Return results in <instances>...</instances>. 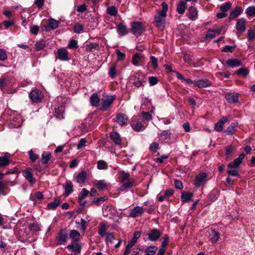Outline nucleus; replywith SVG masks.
Instances as JSON below:
<instances>
[{
  "mask_svg": "<svg viewBox=\"0 0 255 255\" xmlns=\"http://www.w3.org/2000/svg\"><path fill=\"white\" fill-rule=\"evenodd\" d=\"M162 9L158 11V14L154 17L156 26L160 30H163L165 27V17L167 15L168 5L165 2L161 4Z\"/></svg>",
  "mask_w": 255,
  "mask_h": 255,
  "instance_id": "1",
  "label": "nucleus"
},
{
  "mask_svg": "<svg viewBox=\"0 0 255 255\" xmlns=\"http://www.w3.org/2000/svg\"><path fill=\"white\" fill-rule=\"evenodd\" d=\"M131 80L135 87L139 88L144 86L146 82V77L144 74L138 71L132 76Z\"/></svg>",
  "mask_w": 255,
  "mask_h": 255,
  "instance_id": "2",
  "label": "nucleus"
},
{
  "mask_svg": "<svg viewBox=\"0 0 255 255\" xmlns=\"http://www.w3.org/2000/svg\"><path fill=\"white\" fill-rule=\"evenodd\" d=\"M116 100V96H107L101 100L100 110L103 111H107L112 106V104Z\"/></svg>",
  "mask_w": 255,
  "mask_h": 255,
  "instance_id": "3",
  "label": "nucleus"
},
{
  "mask_svg": "<svg viewBox=\"0 0 255 255\" xmlns=\"http://www.w3.org/2000/svg\"><path fill=\"white\" fill-rule=\"evenodd\" d=\"M207 181V174L205 172H201L197 175L194 181V185L198 188L205 184Z\"/></svg>",
  "mask_w": 255,
  "mask_h": 255,
  "instance_id": "4",
  "label": "nucleus"
},
{
  "mask_svg": "<svg viewBox=\"0 0 255 255\" xmlns=\"http://www.w3.org/2000/svg\"><path fill=\"white\" fill-rule=\"evenodd\" d=\"M144 30L142 24L140 22H133L131 25V31L132 33L136 36H139Z\"/></svg>",
  "mask_w": 255,
  "mask_h": 255,
  "instance_id": "5",
  "label": "nucleus"
},
{
  "mask_svg": "<svg viewBox=\"0 0 255 255\" xmlns=\"http://www.w3.org/2000/svg\"><path fill=\"white\" fill-rule=\"evenodd\" d=\"M22 175L30 185H33L35 184V179L33 177V171L31 168L29 167L23 170Z\"/></svg>",
  "mask_w": 255,
  "mask_h": 255,
  "instance_id": "6",
  "label": "nucleus"
},
{
  "mask_svg": "<svg viewBox=\"0 0 255 255\" xmlns=\"http://www.w3.org/2000/svg\"><path fill=\"white\" fill-rule=\"evenodd\" d=\"M68 234L64 230H61L58 233L56 237L57 244L59 245H65L68 240Z\"/></svg>",
  "mask_w": 255,
  "mask_h": 255,
  "instance_id": "7",
  "label": "nucleus"
},
{
  "mask_svg": "<svg viewBox=\"0 0 255 255\" xmlns=\"http://www.w3.org/2000/svg\"><path fill=\"white\" fill-rule=\"evenodd\" d=\"M29 97L32 102L37 103L41 101L43 98V94L40 90L35 89L30 93Z\"/></svg>",
  "mask_w": 255,
  "mask_h": 255,
  "instance_id": "8",
  "label": "nucleus"
},
{
  "mask_svg": "<svg viewBox=\"0 0 255 255\" xmlns=\"http://www.w3.org/2000/svg\"><path fill=\"white\" fill-rule=\"evenodd\" d=\"M145 209L142 206H137L130 210L129 217L133 218L140 217L144 212Z\"/></svg>",
  "mask_w": 255,
  "mask_h": 255,
  "instance_id": "9",
  "label": "nucleus"
},
{
  "mask_svg": "<svg viewBox=\"0 0 255 255\" xmlns=\"http://www.w3.org/2000/svg\"><path fill=\"white\" fill-rule=\"evenodd\" d=\"M245 154L244 153H241L238 158H235L234 161L227 165L229 168L237 169L240 165L242 163L243 159L245 158Z\"/></svg>",
  "mask_w": 255,
  "mask_h": 255,
  "instance_id": "10",
  "label": "nucleus"
},
{
  "mask_svg": "<svg viewBox=\"0 0 255 255\" xmlns=\"http://www.w3.org/2000/svg\"><path fill=\"white\" fill-rule=\"evenodd\" d=\"M69 52L65 48H61L57 51L56 58L61 61H67L69 59Z\"/></svg>",
  "mask_w": 255,
  "mask_h": 255,
  "instance_id": "11",
  "label": "nucleus"
},
{
  "mask_svg": "<svg viewBox=\"0 0 255 255\" xmlns=\"http://www.w3.org/2000/svg\"><path fill=\"white\" fill-rule=\"evenodd\" d=\"M147 125L144 124L141 118H138L136 121H134L132 124V128L136 131H139L144 129Z\"/></svg>",
  "mask_w": 255,
  "mask_h": 255,
  "instance_id": "12",
  "label": "nucleus"
},
{
  "mask_svg": "<svg viewBox=\"0 0 255 255\" xmlns=\"http://www.w3.org/2000/svg\"><path fill=\"white\" fill-rule=\"evenodd\" d=\"M128 120V117L124 113H118L116 115L115 121L120 126L126 125Z\"/></svg>",
  "mask_w": 255,
  "mask_h": 255,
  "instance_id": "13",
  "label": "nucleus"
},
{
  "mask_svg": "<svg viewBox=\"0 0 255 255\" xmlns=\"http://www.w3.org/2000/svg\"><path fill=\"white\" fill-rule=\"evenodd\" d=\"M70 252H73L75 255H79L81 250V245L77 242L69 245L67 247Z\"/></svg>",
  "mask_w": 255,
  "mask_h": 255,
  "instance_id": "14",
  "label": "nucleus"
},
{
  "mask_svg": "<svg viewBox=\"0 0 255 255\" xmlns=\"http://www.w3.org/2000/svg\"><path fill=\"white\" fill-rule=\"evenodd\" d=\"M161 232L157 229H153L148 234V239L150 241H156L161 236Z\"/></svg>",
  "mask_w": 255,
  "mask_h": 255,
  "instance_id": "15",
  "label": "nucleus"
},
{
  "mask_svg": "<svg viewBox=\"0 0 255 255\" xmlns=\"http://www.w3.org/2000/svg\"><path fill=\"white\" fill-rule=\"evenodd\" d=\"M211 82L207 79H201L195 80V86L198 88L208 87L211 86Z\"/></svg>",
  "mask_w": 255,
  "mask_h": 255,
  "instance_id": "16",
  "label": "nucleus"
},
{
  "mask_svg": "<svg viewBox=\"0 0 255 255\" xmlns=\"http://www.w3.org/2000/svg\"><path fill=\"white\" fill-rule=\"evenodd\" d=\"M188 17L192 21H195L198 17V11L197 8L191 6L188 8Z\"/></svg>",
  "mask_w": 255,
  "mask_h": 255,
  "instance_id": "17",
  "label": "nucleus"
},
{
  "mask_svg": "<svg viewBox=\"0 0 255 255\" xmlns=\"http://www.w3.org/2000/svg\"><path fill=\"white\" fill-rule=\"evenodd\" d=\"M226 63L230 68H235L243 65L242 61L236 58H231L227 60Z\"/></svg>",
  "mask_w": 255,
  "mask_h": 255,
  "instance_id": "18",
  "label": "nucleus"
},
{
  "mask_svg": "<svg viewBox=\"0 0 255 255\" xmlns=\"http://www.w3.org/2000/svg\"><path fill=\"white\" fill-rule=\"evenodd\" d=\"M246 20L244 18L239 19L236 23V29L238 32L242 33L246 30Z\"/></svg>",
  "mask_w": 255,
  "mask_h": 255,
  "instance_id": "19",
  "label": "nucleus"
},
{
  "mask_svg": "<svg viewBox=\"0 0 255 255\" xmlns=\"http://www.w3.org/2000/svg\"><path fill=\"white\" fill-rule=\"evenodd\" d=\"M243 12V9L241 6H237L235 9L231 11L229 16L230 20L235 19L240 15Z\"/></svg>",
  "mask_w": 255,
  "mask_h": 255,
  "instance_id": "20",
  "label": "nucleus"
},
{
  "mask_svg": "<svg viewBox=\"0 0 255 255\" xmlns=\"http://www.w3.org/2000/svg\"><path fill=\"white\" fill-rule=\"evenodd\" d=\"M109 229V226L107 223L103 221L100 223L99 227L98 234L102 237L106 236L107 234L106 232Z\"/></svg>",
  "mask_w": 255,
  "mask_h": 255,
  "instance_id": "21",
  "label": "nucleus"
},
{
  "mask_svg": "<svg viewBox=\"0 0 255 255\" xmlns=\"http://www.w3.org/2000/svg\"><path fill=\"white\" fill-rule=\"evenodd\" d=\"M227 117H223L220 121L215 125V129L217 131H221L223 130L224 125L228 121Z\"/></svg>",
  "mask_w": 255,
  "mask_h": 255,
  "instance_id": "22",
  "label": "nucleus"
},
{
  "mask_svg": "<svg viewBox=\"0 0 255 255\" xmlns=\"http://www.w3.org/2000/svg\"><path fill=\"white\" fill-rule=\"evenodd\" d=\"M154 112L152 110H151L150 112H142L141 113V115L143 117L142 121L145 125H147L148 122L152 120V114Z\"/></svg>",
  "mask_w": 255,
  "mask_h": 255,
  "instance_id": "23",
  "label": "nucleus"
},
{
  "mask_svg": "<svg viewBox=\"0 0 255 255\" xmlns=\"http://www.w3.org/2000/svg\"><path fill=\"white\" fill-rule=\"evenodd\" d=\"M208 234L209 240L213 244L216 243L219 239V233L215 230H211V231L209 232Z\"/></svg>",
  "mask_w": 255,
  "mask_h": 255,
  "instance_id": "24",
  "label": "nucleus"
},
{
  "mask_svg": "<svg viewBox=\"0 0 255 255\" xmlns=\"http://www.w3.org/2000/svg\"><path fill=\"white\" fill-rule=\"evenodd\" d=\"M89 193V191L85 188H83L82 191L80 192L78 196V202L81 203L82 206H84L86 203V201L82 202L83 200L88 195Z\"/></svg>",
  "mask_w": 255,
  "mask_h": 255,
  "instance_id": "25",
  "label": "nucleus"
},
{
  "mask_svg": "<svg viewBox=\"0 0 255 255\" xmlns=\"http://www.w3.org/2000/svg\"><path fill=\"white\" fill-rule=\"evenodd\" d=\"M91 105L95 107H97L99 105L100 99L99 95L95 93H93L90 98Z\"/></svg>",
  "mask_w": 255,
  "mask_h": 255,
  "instance_id": "26",
  "label": "nucleus"
},
{
  "mask_svg": "<svg viewBox=\"0 0 255 255\" xmlns=\"http://www.w3.org/2000/svg\"><path fill=\"white\" fill-rule=\"evenodd\" d=\"M225 98L228 102L230 103H235L238 102V95L234 93H227Z\"/></svg>",
  "mask_w": 255,
  "mask_h": 255,
  "instance_id": "27",
  "label": "nucleus"
},
{
  "mask_svg": "<svg viewBox=\"0 0 255 255\" xmlns=\"http://www.w3.org/2000/svg\"><path fill=\"white\" fill-rule=\"evenodd\" d=\"M110 137L116 145H120L121 144V136L117 132H112L110 134Z\"/></svg>",
  "mask_w": 255,
  "mask_h": 255,
  "instance_id": "28",
  "label": "nucleus"
},
{
  "mask_svg": "<svg viewBox=\"0 0 255 255\" xmlns=\"http://www.w3.org/2000/svg\"><path fill=\"white\" fill-rule=\"evenodd\" d=\"M193 196L192 193L184 191L182 193L181 199L182 202H189L192 200Z\"/></svg>",
  "mask_w": 255,
  "mask_h": 255,
  "instance_id": "29",
  "label": "nucleus"
},
{
  "mask_svg": "<svg viewBox=\"0 0 255 255\" xmlns=\"http://www.w3.org/2000/svg\"><path fill=\"white\" fill-rule=\"evenodd\" d=\"M64 194L67 196L73 191V184L70 181H66L64 186Z\"/></svg>",
  "mask_w": 255,
  "mask_h": 255,
  "instance_id": "30",
  "label": "nucleus"
},
{
  "mask_svg": "<svg viewBox=\"0 0 255 255\" xmlns=\"http://www.w3.org/2000/svg\"><path fill=\"white\" fill-rule=\"evenodd\" d=\"M64 108L62 106L55 109L54 116L58 119L61 120L64 118Z\"/></svg>",
  "mask_w": 255,
  "mask_h": 255,
  "instance_id": "31",
  "label": "nucleus"
},
{
  "mask_svg": "<svg viewBox=\"0 0 255 255\" xmlns=\"http://www.w3.org/2000/svg\"><path fill=\"white\" fill-rule=\"evenodd\" d=\"M117 32L121 36L128 33L127 26L122 23H120L117 25Z\"/></svg>",
  "mask_w": 255,
  "mask_h": 255,
  "instance_id": "32",
  "label": "nucleus"
},
{
  "mask_svg": "<svg viewBox=\"0 0 255 255\" xmlns=\"http://www.w3.org/2000/svg\"><path fill=\"white\" fill-rule=\"evenodd\" d=\"M237 123H232L230 126H229L226 130H225L224 132L227 135H233L235 131L236 128L237 126Z\"/></svg>",
  "mask_w": 255,
  "mask_h": 255,
  "instance_id": "33",
  "label": "nucleus"
},
{
  "mask_svg": "<svg viewBox=\"0 0 255 255\" xmlns=\"http://www.w3.org/2000/svg\"><path fill=\"white\" fill-rule=\"evenodd\" d=\"M87 173L85 171H82L77 175V182L79 184H83L86 180Z\"/></svg>",
  "mask_w": 255,
  "mask_h": 255,
  "instance_id": "34",
  "label": "nucleus"
},
{
  "mask_svg": "<svg viewBox=\"0 0 255 255\" xmlns=\"http://www.w3.org/2000/svg\"><path fill=\"white\" fill-rule=\"evenodd\" d=\"M187 5L186 3L184 1H180L177 5V11L179 14L184 13Z\"/></svg>",
  "mask_w": 255,
  "mask_h": 255,
  "instance_id": "35",
  "label": "nucleus"
},
{
  "mask_svg": "<svg viewBox=\"0 0 255 255\" xmlns=\"http://www.w3.org/2000/svg\"><path fill=\"white\" fill-rule=\"evenodd\" d=\"M60 203V198L58 197L55 199L53 202L48 203L47 205V208L50 210L55 209L59 205Z\"/></svg>",
  "mask_w": 255,
  "mask_h": 255,
  "instance_id": "36",
  "label": "nucleus"
},
{
  "mask_svg": "<svg viewBox=\"0 0 255 255\" xmlns=\"http://www.w3.org/2000/svg\"><path fill=\"white\" fill-rule=\"evenodd\" d=\"M8 153H6L5 156H0V167H5L10 163L9 157L7 156Z\"/></svg>",
  "mask_w": 255,
  "mask_h": 255,
  "instance_id": "37",
  "label": "nucleus"
},
{
  "mask_svg": "<svg viewBox=\"0 0 255 255\" xmlns=\"http://www.w3.org/2000/svg\"><path fill=\"white\" fill-rule=\"evenodd\" d=\"M48 23H49V28L46 29V31H47L49 30V29H55L57 28L59 26L58 22L57 20H56L55 19L52 18L49 19Z\"/></svg>",
  "mask_w": 255,
  "mask_h": 255,
  "instance_id": "38",
  "label": "nucleus"
},
{
  "mask_svg": "<svg viewBox=\"0 0 255 255\" xmlns=\"http://www.w3.org/2000/svg\"><path fill=\"white\" fill-rule=\"evenodd\" d=\"M51 153L48 151H44L41 156V162L43 164H47L51 159Z\"/></svg>",
  "mask_w": 255,
  "mask_h": 255,
  "instance_id": "39",
  "label": "nucleus"
},
{
  "mask_svg": "<svg viewBox=\"0 0 255 255\" xmlns=\"http://www.w3.org/2000/svg\"><path fill=\"white\" fill-rule=\"evenodd\" d=\"M109 76L112 78H115L117 75V70L116 68V65L113 64L112 65L109 70Z\"/></svg>",
  "mask_w": 255,
  "mask_h": 255,
  "instance_id": "40",
  "label": "nucleus"
},
{
  "mask_svg": "<svg viewBox=\"0 0 255 255\" xmlns=\"http://www.w3.org/2000/svg\"><path fill=\"white\" fill-rule=\"evenodd\" d=\"M96 185L98 188L101 190L106 189L108 185L107 183L104 180L97 181Z\"/></svg>",
  "mask_w": 255,
  "mask_h": 255,
  "instance_id": "41",
  "label": "nucleus"
},
{
  "mask_svg": "<svg viewBox=\"0 0 255 255\" xmlns=\"http://www.w3.org/2000/svg\"><path fill=\"white\" fill-rule=\"evenodd\" d=\"M80 236V233L75 230L71 231L69 234L70 238L75 242H77L79 240Z\"/></svg>",
  "mask_w": 255,
  "mask_h": 255,
  "instance_id": "42",
  "label": "nucleus"
},
{
  "mask_svg": "<svg viewBox=\"0 0 255 255\" xmlns=\"http://www.w3.org/2000/svg\"><path fill=\"white\" fill-rule=\"evenodd\" d=\"M236 147L234 146H228L225 148V155L226 156L229 157L232 156L236 151Z\"/></svg>",
  "mask_w": 255,
  "mask_h": 255,
  "instance_id": "43",
  "label": "nucleus"
},
{
  "mask_svg": "<svg viewBox=\"0 0 255 255\" xmlns=\"http://www.w3.org/2000/svg\"><path fill=\"white\" fill-rule=\"evenodd\" d=\"M97 168L99 170H106L108 169V165L105 161L100 160L97 163Z\"/></svg>",
  "mask_w": 255,
  "mask_h": 255,
  "instance_id": "44",
  "label": "nucleus"
},
{
  "mask_svg": "<svg viewBox=\"0 0 255 255\" xmlns=\"http://www.w3.org/2000/svg\"><path fill=\"white\" fill-rule=\"evenodd\" d=\"M249 73V70L247 68H241L236 71V74L238 75H242L246 77Z\"/></svg>",
  "mask_w": 255,
  "mask_h": 255,
  "instance_id": "45",
  "label": "nucleus"
},
{
  "mask_svg": "<svg viewBox=\"0 0 255 255\" xmlns=\"http://www.w3.org/2000/svg\"><path fill=\"white\" fill-rule=\"evenodd\" d=\"M107 12L111 16H115L118 14V10L116 6H112L107 8Z\"/></svg>",
  "mask_w": 255,
  "mask_h": 255,
  "instance_id": "46",
  "label": "nucleus"
},
{
  "mask_svg": "<svg viewBox=\"0 0 255 255\" xmlns=\"http://www.w3.org/2000/svg\"><path fill=\"white\" fill-rule=\"evenodd\" d=\"M157 248L154 246L148 247L145 251V255H153L155 253Z\"/></svg>",
  "mask_w": 255,
  "mask_h": 255,
  "instance_id": "47",
  "label": "nucleus"
},
{
  "mask_svg": "<svg viewBox=\"0 0 255 255\" xmlns=\"http://www.w3.org/2000/svg\"><path fill=\"white\" fill-rule=\"evenodd\" d=\"M21 120L17 119V120H13L10 123L9 126L11 128H17L21 125Z\"/></svg>",
  "mask_w": 255,
  "mask_h": 255,
  "instance_id": "48",
  "label": "nucleus"
},
{
  "mask_svg": "<svg viewBox=\"0 0 255 255\" xmlns=\"http://www.w3.org/2000/svg\"><path fill=\"white\" fill-rule=\"evenodd\" d=\"M246 13L248 16H255V6H249L246 9Z\"/></svg>",
  "mask_w": 255,
  "mask_h": 255,
  "instance_id": "49",
  "label": "nucleus"
},
{
  "mask_svg": "<svg viewBox=\"0 0 255 255\" xmlns=\"http://www.w3.org/2000/svg\"><path fill=\"white\" fill-rule=\"evenodd\" d=\"M141 57L140 55L138 53H136V54H134L132 57V60H131L132 64L133 65H134V66H138V62L140 60Z\"/></svg>",
  "mask_w": 255,
  "mask_h": 255,
  "instance_id": "50",
  "label": "nucleus"
},
{
  "mask_svg": "<svg viewBox=\"0 0 255 255\" xmlns=\"http://www.w3.org/2000/svg\"><path fill=\"white\" fill-rule=\"evenodd\" d=\"M232 7V3L230 2H227L220 6V9L222 11L225 12L229 10Z\"/></svg>",
  "mask_w": 255,
  "mask_h": 255,
  "instance_id": "51",
  "label": "nucleus"
},
{
  "mask_svg": "<svg viewBox=\"0 0 255 255\" xmlns=\"http://www.w3.org/2000/svg\"><path fill=\"white\" fill-rule=\"evenodd\" d=\"M45 45V41L44 40H40L36 43L35 45V48L37 51H39L43 49Z\"/></svg>",
  "mask_w": 255,
  "mask_h": 255,
  "instance_id": "52",
  "label": "nucleus"
},
{
  "mask_svg": "<svg viewBox=\"0 0 255 255\" xmlns=\"http://www.w3.org/2000/svg\"><path fill=\"white\" fill-rule=\"evenodd\" d=\"M131 187L130 184L129 183V181L128 180L127 181H125L124 182L123 184L119 188V191H122L126 189H128Z\"/></svg>",
  "mask_w": 255,
  "mask_h": 255,
  "instance_id": "53",
  "label": "nucleus"
},
{
  "mask_svg": "<svg viewBox=\"0 0 255 255\" xmlns=\"http://www.w3.org/2000/svg\"><path fill=\"white\" fill-rule=\"evenodd\" d=\"M171 133L169 130H163L160 134L161 137L164 139H169L170 138Z\"/></svg>",
  "mask_w": 255,
  "mask_h": 255,
  "instance_id": "54",
  "label": "nucleus"
},
{
  "mask_svg": "<svg viewBox=\"0 0 255 255\" xmlns=\"http://www.w3.org/2000/svg\"><path fill=\"white\" fill-rule=\"evenodd\" d=\"M28 154L29 155V158L31 161L34 162L38 158V155L36 153H34L32 150H30L28 151Z\"/></svg>",
  "mask_w": 255,
  "mask_h": 255,
  "instance_id": "55",
  "label": "nucleus"
},
{
  "mask_svg": "<svg viewBox=\"0 0 255 255\" xmlns=\"http://www.w3.org/2000/svg\"><path fill=\"white\" fill-rule=\"evenodd\" d=\"M150 61L152 64V66L153 69H155L158 67L157 59L154 56H150Z\"/></svg>",
  "mask_w": 255,
  "mask_h": 255,
  "instance_id": "56",
  "label": "nucleus"
},
{
  "mask_svg": "<svg viewBox=\"0 0 255 255\" xmlns=\"http://www.w3.org/2000/svg\"><path fill=\"white\" fill-rule=\"evenodd\" d=\"M169 243V237L167 235H165L163 237V240L161 243V248L166 249V247Z\"/></svg>",
  "mask_w": 255,
  "mask_h": 255,
  "instance_id": "57",
  "label": "nucleus"
},
{
  "mask_svg": "<svg viewBox=\"0 0 255 255\" xmlns=\"http://www.w3.org/2000/svg\"><path fill=\"white\" fill-rule=\"evenodd\" d=\"M67 47L70 49L77 48L78 46L77 41L74 39L71 40L69 41V43L68 44Z\"/></svg>",
  "mask_w": 255,
  "mask_h": 255,
  "instance_id": "58",
  "label": "nucleus"
},
{
  "mask_svg": "<svg viewBox=\"0 0 255 255\" xmlns=\"http://www.w3.org/2000/svg\"><path fill=\"white\" fill-rule=\"evenodd\" d=\"M216 36V32L214 31V30L212 29H209L206 35V37L207 38H214Z\"/></svg>",
  "mask_w": 255,
  "mask_h": 255,
  "instance_id": "59",
  "label": "nucleus"
},
{
  "mask_svg": "<svg viewBox=\"0 0 255 255\" xmlns=\"http://www.w3.org/2000/svg\"><path fill=\"white\" fill-rule=\"evenodd\" d=\"M159 144L157 142H152L150 144L149 148L153 152H156L158 149Z\"/></svg>",
  "mask_w": 255,
  "mask_h": 255,
  "instance_id": "60",
  "label": "nucleus"
},
{
  "mask_svg": "<svg viewBox=\"0 0 255 255\" xmlns=\"http://www.w3.org/2000/svg\"><path fill=\"white\" fill-rule=\"evenodd\" d=\"M39 30V27L37 25H33L31 26L30 29V33L33 35H37Z\"/></svg>",
  "mask_w": 255,
  "mask_h": 255,
  "instance_id": "61",
  "label": "nucleus"
},
{
  "mask_svg": "<svg viewBox=\"0 0 255 255\" xmlns=\"http://www.w3.org/2000/svg\"><path fill=\"white\" fill-rule=\"evenodd\" d=\"M105 236H106V241L107 242L111 244L113 243V240L114 239V237L112 233H108Z\"/></svg>",
  "mask_w": 255,
  "mask_h": 255,
  "instance_id": "62",
  "label": "nucleus"
},
{
  "mask_svg": "<svg viewBox=\"0 0 255 255\" xmlns=\"http://www.w3.org/2000/svg\"><path fill=\"white\" fill-rule=\"evenodd\" d=\"M116 53L117 54L118 59L119 60H123L125 58V54L121 52L119 50H116Z\"/></svg>",
  "mask_w": 255,
  "mask_h": 255,
  "instance_id": "63",
  "label": "nucleus"
},
{
  "mask_svg": "<svg viewBox=\"0 0 255 255\" xmlns=\"http://www.w3.org/2000/svg\"><path fill=\"white\" fill-rule=\"evenodd\" d=\"M255 37V32L253 29H249L248 31V38L249 40H251Z\"/></svg>",
  "mask_w": 255,
  "mask_h": 255,
  "instance_id": "64",
  "label": "nucleus"
}]
</instances>
